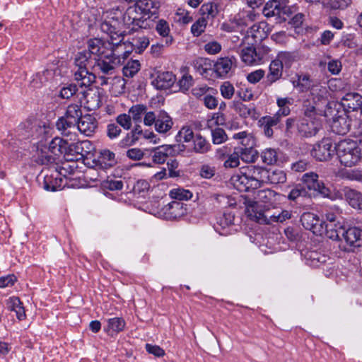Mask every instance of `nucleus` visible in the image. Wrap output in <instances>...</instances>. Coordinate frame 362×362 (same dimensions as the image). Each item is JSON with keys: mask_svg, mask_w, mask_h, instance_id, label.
Segmentation results:
<instances>
[{"mask_svg": "<svg viewBox=\"0 0 362 362\" xmlns=\"http://www.w3.org/2000/svg\"><path fill=\"white\" fill-rule=\"evenodd\" d=\"M342 192L346 202L351 207L362 210V193L348 187H344Z\"/></svg>", "mask_w": 362, "mask_h": 362, "instance_id": "22", "label": "nucleus"}, {"mask_svg": "<svg viewBox=\"0 0 362 362\" xmlns=\"http://www.w3.org/2000/svg\"><path fill=\"white\" fill-rule=\"evenodd\" d=\"M195 135L192 129L188 127H183L176 136V139L180 142H189L193 141Z\"/></svg>", "mask_w": 362, "mask_h": 362, "instance_id": "52", "label": "nucleus"}, {"mask_svg": "<svg viewBox=\"0 0 362 362\" xmlns=\"http://www.w3.org/2000/svg\"><path fill=\"white\" fill-rule=\"evenodd\" d=\"M107 322L108 324L106 331L109 332L110 334L121 332L122 330H123L125 325L124 320L120 317H114L109 319Z\"/></svg>", "mask_w": 362, "mask_h": 362, "instance_id": "46", "label": "nucleus"}, {"mask_svg": "<svg viewBox=\"0 0 362 362\" xmlns=\"http://www.w3.org/2000/svg\"><path fill=\"white\" fill-rule=\"evenodd\" d=\"M98 127V122L95 117L91 115L82 116L76 124V129L86 136H91Z\"/></svg>", "mask_w": 362, "mask_h": 362, "instance_id": "17", "label": "nucleus"}, {"mask_svg": "<svg viewBox=\"0 0 362 362\" xmlns=\"http://www.w3.org/2000/svg\"><path fill=\"white\" fill-rule=\"evenodd\" d=\"M232 181L234 187L240 192H247L251 189H256L252 182L250 177H247L245 171L241 172V174L236 175L232 177Z\"/></svg>", "mask_w": 362, "mask_h": 362, "instance_id": "31", "label": "nucleus"}, {"mask_svg": "<svg viewBox=\"0 0 362 362\" xmlns=\"http://www.w3.org/2000/svg\"><path fill=\"white\" fill-rule=\"evenodd\" d=\"M222 96L226 99H230L234 95V87L228 81L224 82L220 87Z\"/></svg>", "mask_w": 362, "mask_h": 362, "instance_id": "63", "label": "nucleus"}, {"mask_svg": "<svg viewBox=\"0 0 362 362\" xmlns=\"http://www.w3.org/2000/svg\"><path fill=\"white\" fill-rule=\"evenodd\" d=\"M324 232L328 238L334 240H341V235L344 228L339 221L323 222Z\"/></svg>", "mask_w": 362, "mask_h": 362, "instance_id": "21", "label": "nucleus"}, {"mask_svg": "<svg viewBox=\"0 0 362 362\" xmlns=\"http://www.w3.org/2000/svg\"><path fill=\"white\" fill-rule=\"evenodd\" d=\"M321 127V122L316 116V107L313 105L304 106V117L298 124L299 134L305 137H311L316 135Z\"/></svg>", "mask_w": 362, "mask_h": 362, "instance_id": "5", "label": "nucleus"}, {"mask_svg": "<svg viewBox=\"0 0 362 362\" xmlns=\"http://www.w3.org/2000/svg\"><path fill=\"white\" fill-rule=\"evenodd\" d=\"M201 11L204 15L206 14L208 16H211L212 18L216 16L218 12L217 5L213 3H208L202 5Z\"/></svg>", "mask_w": 362, "mask_h": 362, "instance_id": "64", "label": "nucleus"}, {"mask_svg": "<svg viewBox=\"0 0 362 362\" xmlns=\"http://www.w3.org/2000/svg\"><path fill=\"white\" fill-rule=\"evenodd\" d=\"M296 77L297 79L293 81V85L300 92L311 90L312 88H313V86L317 83L307 74L297 75Z\"/></svg>", "mask_w": 362, "mask_h": 362, "instance_id": "33", "label": "nucleus"}, {"mask_svg": "<svg viewBox=\"0 0 362 362\" xmlns=\"http://www.w3.org/2000/svg\"><path fill=\"white\" fill-rule=\"evenodd\" d=\"M279 124L278 118L273 116H264L258 121L259 127L263 130L264 134L270 138L273 136L274 131L272 127Z\"/></svg>", "mask_w": 362, "mask_h": 362, "instance_id": "32", "label": "nucleus"}, {"mask_svg": "<svg viewBox=\"0 0 362 362\" xmlns=\"http://www.w3.org/2000/svg\"><path fill=\"white\" fill-rule=\"evenodd\" d=\"M298 57L296 52H280L278 53L276 60L279 62L281 66L286 68H289L296 62Z\"/></svg>", "mask_w": 362, "mask_h": 362, "instance_id": "42", "label": "nucleus"}, {"mask_svg": "<svg viewBox=\"0 0 362 362\" xmlns=\"http://www.w3.org/2000/svg\"><path fill=\"white\" fill-rule=\"evenodd\" d=\"M93 149L91 142L84 140L76 143H67L66 159L78 160L90 154Z\"/></svg>", "mask_w": 362, "mask_h": 362, "instance_id": "8", "label": "nucleus"}, {"mask_svg": "<svg viewBox=\"0 0 362 362\" xmlns=\"http://www.w3.org/2000/svg\"><path fill=\"white\" fill-rule=\"evenodd\" d=\"M336 149L339 162L346 167L356 165L362 160V139L341 140L336 144Z\"/></svg>", "mask_w": 362, "mask_h": 362, "instance_id": "4", "label": "nucleus"}, {"mask_svg": "<svg viewBox=\"0 0 362 362\" xmlns=\"http://www.w3.org/2000/svg\"><path fill=\"white\" fill-rule=\"evenodd\" d=\"M192 143V150L196 153L205 154L211 151V144L199 134L195 135Z\"/></svg>", "mask_w": 362, "mask_h": 362, "instance_id": "34", "label": "nucleus"}, {"mask_svg": "<svg viewBox=\"0 0 362 362\" xmlns=\"http://www.w3.org/2000/svg\"><path fill=\"white\" fill-rule=\"evenodd\" d=\"M233 66V62L228 57L218 59L214 65V70L219 77L226 76Z\"/></svg>", "mask_w": 362, "mask_h": 362, "instance_id": "36", "label": "nucleus"}, {"mask_svg": "<svg viewBox=\"0 0 362 362\" xmlns=\"http://www.w3.org/2000/svg\"><path fill=\"white\" fill-rule=\"evenodd\" d=\"M310 94L316 105L315 106L316 109L319 108V106L320 105L325 106V109L320 111L323 112L324 115L327 118L332 115V112L334 111L333 107L336 106V103L328 100L329 93L327 90V87L321 86L319 83H316V85L312 88Z\"/></svg>", "mask_w": 362, "mask_h": 362, "instance_id": "6", "label": "nucleus"}, {"mask_svg": "<svg viewBox=\"0 0 362 362\" xmlns=\"http://www.w3.org/2000/svg\"><path fill=\"white\" fill-rule=\"evenodd\" d=\"M76 122L70 120L64 116L60 117L56 123L57 129L65 136L71 134L72 130L76 129Z\"/></svg>", "mask_w": 362, "mask_h": 362, "instance_id": "40", "label": "nucleus"}, {"mask_svg": "<svg viewBox=\"0 0 362 362\" xmlns=\"http://www.w3.org/2000/svg\"><path fill=\"white\" fill-rule=\"evenodd\" d=\"M334 111L332 112V120L330 122V127L333 132L339 135H344L347 134L351 128V119L346 115L344 111L335 112V107H333Z\"/></svg>", "mask_w": 362, "mask_h": 362, "instance_id": "9", "label": "nucleus"}, {"mask_svg": "<svg viewBox=\"0 0 362 362\" xmlns=\"http://www.w3.org/2000/svg\"><path fill=\"white\" fill-rule=\"evenodd\" d=\"M234 221V215L231 213H224L217 218V226H216V230L220 234H223L219 230L221 228H226V227L232 225Z\"/></svg>", "mask_w": 362, "mask_h": 362, "instance_id": "49", "label": "nucleus"}, {"mask_svg": "<svg viewBox=\"0 0 362 362\" xmlns=\"http://www.w3.org/2000/svg\"><path fill=\"white\" fill-rule=\"evenodd\" d=\"M212 142L215 145L221 144L228 140V136L222 128H215L211 130Z\"/></svg>", "mask_w": 362, "mask_h": 362, "instance_id": "51", "label": "nucleus"}, {"mask_svg": "<svg viewBox=\"0 0 362 362\" xmlns=\"http://www.w3.org/2000/svg\"><path fill=\"white\" fill-rule=\"evenodd\" d=\"M175 81V75L170 71H165L159 73L155 80L153 81V84L158 89H168L170 88Z\"/></svg>", "mask_w": 362, "mask_h": 362, "instance_id": "27", "label": "nucleus"}, {"mask_svg": "<svg viewBox=\"0 0 362 362\" xmlns=\"http://www.w3.org/2000/svg\"><path fill=\"white\" fill-rule=\"evenodd\" d=\"M38 158L43 165L52 163L54 162L56 158V156L48 151L47 148H45V150L41 149L40 151L38 152Z\"/></svg>", "mask_w": 362, "mask_h": 362, "instance_id": "58", "label": "nucleus"}, {"mask_svg": "<svg viewBox=\"0 0 362 362\" xmlns=\"http://www.w3.org/2000/svg\"><path fill=\"white\" fill-rule=\"evenodd\" d=\"M346 245L350 247H359L362 246V230L357 227L345 229L341 236Z\"/></svg>", "mask_w": 362, "mask_h": 362, "instance_id": "14", "label": "nucleus"}, {"mask_svg": "<svg viewBox=\"0 0 362 362\" xmlns=\"http://www.w3.org/2000/svg\"><path fill=\"white\" fill-rule=\"evenodd\" d=\"M242 61L247 65L258 64L263 58V54L252 46L243 47L240 49Z\"/></svg>", "mask_w": 362, "mask_h": 362, "instance_id": "18", "label": "nucleus"}, {"mask_svg": "<svg viewBox=\"0 0 362 362\" xmlns=\"http://www.w3.org/2000/svg\"><path fill=\"white\" fill-rule=\"evenodd\" d=\"M342 177L343 178L351 181H362V173L360 170L356 169L349 170L343 172Z\"/></svg>", "mask_w": 362, "mask_h": 362, "instance_id": "61", "label": "nucleus"}, {"mask_svg": "<svg viewBox=\"0 0 362 362\" xmlns=\"http://www.w3.org/2000/svg\"><path fill=\"white\" fill-rule=\"evenodd\" d=\"M240 159L245 163H254L258 158L257 150L253 148V143L249 145L235 147Z\"/></svg>", "mask_w": 362, "mask_h": 362, "instance_id": "28", "label": "nucleus"}, {"mask_svg": "<svg viewBox=\"0 0 362 362\" xmlns=\"http://www.w3.org/2000/svg\"><path fill=\"white\" fill-rule=\"evenodd\" d=\"M334 152L337 153L336 145L328 138H324L313 146L311 156L319 161H327L332 158Z\"/></svg>", "mask_w": 362, "mask_h": 362, "instance_id": "7", "label": "nucleus"}, {"mask_svg": "<svg viewBox=\"0 0 362 362\" xmlns=\"http://www.w3.org/2000/svg\"><path fill=\"white\" fill-rule=\"evenodd\" d=\"M286 181V173L279 169L273 170H267V175L264 183L277 185Z\"/></svg>", "mask_w": 362, "mask_h": 362, "instance_id": "41", "label": "nucleus"}, {"mask_svg": "<svg viewBox=\"0 0 362 362\" xmlns=\"http://www.w3.org/2000/svg\"><path fill=\"white\" fill-rule=\"evenodd\" d=\"M147 110V107L143 104H136L132 105L129 110V115L134 122H141L142 116Z\"/></svg>", "mask_w": 362, "mask_h": 362, "instance_id": "48", "label": "nucleus"}, {"mask_svg": "<svg viewBox=\"0 0 362 362\" xmlns=\"http://www.w3.org/2000/svg\"><path fill=\"white\" fill-rule=\"evenodd\" d=\"M127 156L131 160H139L146 156L149 157L150 153L148 149L142 150L139 148H133L127 151Z\"/></svg>", "mask_w": 362, "mask_h": 362, "instance_id": "50", "label": "nucleus"}, {"mask_svg": "<svg viewBox=\"0 0 362 362\" xmlns=\"http://www.w3.org/2000/svg\"><path fill=\"white\" fill-rule=\"evenodd\" d=\"M117 124L125 130H129L132 127V118L129 114H120L116 118Z\"/></svg>", "mask_w": 362, "mask_h": 362, "instance_id": "57", "label": "nucleus"}, {"mask_svg": "<svg viewBox=\"0 0 362 362\" xmlns=\"http://www.w3.org/2000/svg\"><path fill=\"white\" fill-rule=\"evenodd\" d=\"M206 21L204 18H199L191 27V32L194 36H199L205 30Z\"/></svg>", "mask_w": 362, "mask_h": 362, "instance_id": "56", "label": "nucleus"}, {"mask_svg": "<svg viewBox=\"0 0 362 362\" xmlns=\"http://www.w3.org/2000/svg\"><path fill=\"white\" fill-rule=\"evenodd\" d=\"M277 195L278 194L272 189H262L257 192L255 195L256 201H249L248 202H257L258 205L262 203L267 205L266 207H269L276 203Z\"/></svg>", "mask_w": 362, "mask_h": 362, "instance_id": "25", "label": "nucleus"}, {"mask_svg": "<svg viewBox=\"0 0 362 362\" xmlns=\"http://www.w3.org/2000/svg\"><path fill=\"white\" fill-rule=\"evenodd\" d=\"M173 124L171 117L164 111L157 115V119L154 124L156 130L161 134L168 132Z\"/></svg>", "mask_w": 362, "mask_h": 362, "instance_id": "29", "label": "nucleus"}, {"mask_svg": "<svg viewBox=\"0 0 362 362\" xmlns=\"http://www.w3.org/2000/svg\"><path fill=\"white\" fill-rule=\"evenodd\" d=\"M49 74V71L47 70L36 74L31 81L32 86L35 88H40L45 82L47 81V75Z\"/></svg>", "mask_w": 362, "mask_h": 362, "instance_id": "55", "label": "nucleus"}, {"mask_svg": "<svg viewBox=\"0 0 362 362\" xmlns=\"http://www.w3.org/2000/svg\"><path fill=\"white\" fill-rule=\"evenodd\" d=\"M92 54L88 48V51L78 52L74 57V79L81 88L91 86L95 80V74L90 71L94 62Z\"/></svg>", "mask_w": 362, "mask_h": 362, "instance_id": "3", "label": "nucleus"}, {"mask_svg": "<svg viewBox=\"0 0 362 362\" xmlns=\"http://www.w3.org/2000/svg\"><path fill=\"white\" fill-rule=\"evenodd\" d=\"M67 141L59 137H55L49 143V147L47 148L48 151L54 154L55 156L64 153L66 156Z\"/></svg>", "mask_w": 362, "mask_h": 362, "instance_id": "38", "label": "nucleus"}, {"mask_svg": "<svg viewBox=\"0 0 362 362\" xmlns=\"http://www.w3.org/2000/svg\"><path fill=\"white\" fill-rule=\"evenodd\" d=\"M165 211L169 218L177 219L187 214V208L182 202L173 201L165 207Z\"/></svg>", "mask_w": 362, "mask_h": 362, "instance_id": "26", "label": "nucleus"}, {"mask_svg": "<svg viewBox=\"0 0 362 362\" xmlns=\"http://www.w3.org/2000/svg\"><path fill=\"white\" fill-rule=\"evenodd\" d=\"M156 30L160 36L165 37V45L168 46L172 44L173 38L169 36L170 28L168 22L164 20L158 21Z\"/></svg>", "mask_w": 362, "mask_h": 362, "instance_id": "43", "label": "nucleus"}, {"mask_svg": "<svg viewBox=\"0 0 362 362\" xmlns=\"http://www.w3.org/2000/svg\"><path fill=\"white\" fill-rule=\"evenodd\" d=\"M107 18L100 23V30L110 36V40H103L100 38L90 39L88 47L94 58L93 71L95 74L112 75L115 69L122 64L128 55L124 51V44L122 32L120 30V21L118 17L115 16L113 11L107 12Z\"/></svg>", "mask_w": 362, "mask_h": 362, "instance_id": "1", "label": "nucleus"}, {"mask_svg": "<svg viewBox=\"0 0 362 362\" xmlns=\"http://www.w3.org/2000/svg\"><path fill=\"white\" fill-rule=\"evenodd\" d=\"M93 163H95V167L98 169H109L117 163L115 154L108 149L101 150L97 159H95Z\"/></svg>", "mask_w": 362, "mask_h": 362, "instance_id": "16", "label": "nucleus"}, {"mask_svg": "<svg viewBox=\"0 0 362 362\" xmlns=\"http://www.w3.org/2000/svg\"><path fill=\"white\" fill-rule=\"evenodd\" d=\"M144 8V4L129 7L124 14V22L129 25H132L138 18L142 16Z\"/></svg>", "mask_w": 362, "mask_h": 362, "instance_id": "35", "label": "nucleus"}, {"mask_svg": "<svg viewBox=\"0 0 362 362\" xmlns=\"http://www.w3.org/2000/svg\"><path fill=\"white\" fill-rule=\"evenodd\" d=\"M300 222L306 230L313 231L315 235H323V222L317 215L310 212L304 213L300 217Z\"/></svg>", "mask_w": 362, "mask_h": 362, "instance_id": "12", "label": "nucleus"}, {"mask_svg": "<svg viewBox=\"0 0 362 362\" xmlns=\"http://www.w3.org/2000/svg\"><path fill=\"white\" fill-rule=\"evenodd\" d=\"M245 171L247 177H250L252 185H253L256 189L259 187L262 183L265 182L267 169L259 166L250 165L245 169Z\"/></svg>", "mask_w": 362, "mask_h": 362, "instance_id": "19", "label": "nucleus"}, {"mask_svg": "<svg viewBox=\"0 0 362 362\" xmlns=\"http://www.w3.org/2000/svg\"><path fill=\"white\" fill-rule=\"evenodd\" d=\"M233 139L240 140V146L249 145L250 143H254L252 136L245 131L234 134Z\"/></svg>", "mask_w": 362, "mask_h": 362, "instance_id": "59", "label": "nucleus"}, {"mask_svg": "<svg viewBox=\"0 0 362 362\" xmlns=\"http://www.w3.org/2000/svg\"><path fill=\"white\" fill-rule=\"evenodd\" d=\"M283 68L281 64L277 62L276 59L271 62L269 73L267 75V82L269 85H272L281 78Z\"/></svg>", "mask_w": 362, "mask_h": 362, "instance_id": "37", "label": "nucleus"}, {"mask_svg": "<svg viewBox=\"0 0 362 362\" xmlns=\"http://www.w3.org/2000/svg\"><path fill=\"white\" fill-rule=\"evenodd\" d=\"M300 180L309 190L317 192L324 197L329 195V189L325 187L323 182L319 180L317 173L314 172L305 173L302 175Z\"/></svg>", "mask_w": 362, "mask_h": 362, "instance_id": "11", "label": "nucleus"}, {"mask_svg": "<svg viewBox=\"0 0 362 362\" xmlns=\"http://www.w3.org/2000/svg\"><path fill=\"white\" fill-rule=\"evenodd\" d=\"M344 108L351 110H356L362 107V96L358 93H347L341 100Z\"/></svg>", "mask_w": 362, "mask_h": 362, "instance_id": "24", "label": "nucleus"}, {"mask_svg": "<svg viewBox=\"0 0 362 362\" xmlns=\"http://www.w3.org/2000/svg\"><path fill=\"white\" fill-rule=\"evenodd\" d=\"M154 13V11H151L148 7V2H146L144 5L142 16L138 18L134 24H132V29L137 30L138 29H146L151 26V21H150L151 16Z\"/></svg>", "mask_w": 362, "mask_h": 362, "instance_id": "30", "label": "nucleus"}, {"mask_svg": "<svg viewBox=\"0 0 362 362\" xmlns=\"http://www.w3.org/2000/svg\"><path fill=\"white\" fill-rule=\"evenodd\" d=\"M226 158L227 159L223 163V166L226 168H233L239 166L240 158L235 147L233 152L232 153H230Z\"/></svg>", "mask_w": 362, "mask_h": 362, "instance_id": "54", "label": "nucleus"}, {"mask_svg": "<svg viewBox=\"0 0 362 362\" xmlns=\"http://www.w3.org/2000/svg\"><path fill=\"white\" fill-rule=\"evenodd\" d=\"M269 32L268 24L261 21L252 25L247 31V37H251L255 42H261L265 39Z\"/></svg>", "mask_w": 362, "mask_h": 362, "instance_id": "20", "label": "nucleus"}, {"mask_svg": "<svg viewBox=\"0 0 362 362\" xmlns=\"http://www.w3.org/2000/svg\"><path fill=\"white\" fill-rule=\"evenodd\" d=\"M141 69V64L138 60H130L122 69L123 76L127 78H132Z\"/></svg>", "mask_w": 362, "mask_h": 362, "instance_id": "45", "label": "nucleus"}, {"mask_svg": "<svg viewBox=\"0 0 362 362\" xmlns=\"http://www.w3.org/2000/svg\"><path fill=\"white\" fill-rule=\"evenodd\" d=\"M247 213L250 218L259 224L270 225L274 223H283L291 218V212L288 210L272 211L269 207L262 209L257 202H248Z\"/></svg>", "mask_w": 362, "mask_h": 362, "instance_id": "2", "label": "nucleus"}, {"mask_svg": "<svg viewBox=\"0 0 362 362\" xmlns=\"http://www.w3.org/2000/svg\"><path fill=\"white\" fill-rule=\"evenodd\" d=\"M170 196L177 201L189 200L192 198V194L190 191L178 188L173 189L170 192Z\"/></svg>", "mask_w": 362, "mask_h": 362, "instance_id": "53", "label": "nucleus"}, {"mask_svg": "<svg viewBox=\"0 0 362 362\" xmlns=\"http://www.w3.org/2000/svg\"><path fill=\"white\" fill-rule=\"evenodd\" d=\"M86 88L87 89L81 93L80 102L88 111L96 110L102 104L100 91L90 86Z\"/></svg>", "mask_w": 362, "mask_h": 362, "instance_id": "10", "label": "nucleus"}, {"mask_svg": "<svg viewBox=\"0 0 362 362\" xmlns=\"http://www.w3.org/2000/svg\"><path fill=\"white\" fill-rule=\"evenodd\" d=\"M78 90L77 86L75 84H69L66 86H64L60 90V97L64 99H69L74 94L76 93Z\"/></svg>", "mask_w": 362, "mask_h": 362, "instance_id": "60", "label": "nucleus"}, {"mask_svg": "<svg viewBox=\"0 0 362 362\" xmlns=\"http://www.w3.org/2000/svg\"><path fill=\"white\" fill-rule=\"evenodd\" d=\"M288 8L284 0H270L264 6L262 13L267 18L287 13Z\"/></svg>", "mask_w": 362, "mask_h": 362, "instance_id": "15", "label": "nucleus"}, {"mask_svg": "<svg viewBox=\"0 0 362 362\" xmlns=\"http://www.w3.org/2000/svg\"><path fill=\"white\" fill-rule=\"evenodd\" d=\"M176 146L163 145L156 148H153L149 151L150 156H151L153 162L157 164H163L165 162L169 156H175L177 151Z\"/></svg>", "mask_w": 362, "mask_h": 362, "instance_id": "13", "label": "nucleus"}, {"mask_svg": "<svg viewBox=\"0 0 362 362\" xmlns=\"http://www.w3.org/2000/svg\"><path fill=\"white\" fill-rule=\"evenodd\" d=\"M279 152L274 148H266L261 153V158L267 165H274L278 161Z\"/></svg>", "mask_w": 362, "mask_h": 362, "instance_id": "44", "label": "nucleus"}, {"mask_svg": "<svg viewBox=\"0 0 362 362\" xmlns=\"http://www.w3.org/2000/svg\"><path fill=\"white\" fill-rule=\"evenodd\" d=\"M225 123L226 119L224 115L222 113L216 112L213 114L211 119H208L207 126L212 128L214 125H224Z\"/></svg>", "mask_w": 362, "mask_h": 362, "instance_id": "62", "label": "nucleus"}, {"mask_svg": "<svg viewBox=\"0 0 362 362\" xmlns=\"http://www.w3.org/2000/svg\"><path fill=\"white\" fill-rule=\"evenodd\" d=\"M64 117L77 123L82 117L81 105L77 104L69 105L66 108Z\"/></svg>", "mask_w": 362, "mask_h": 362, "instance_id": "47", "label": "nucleus"}, {"mask_svg": "<svg viewBox=\"0 0 362 362\" xmlns=\"http://www.w3.org/2000/svg\"><path fill=\"white\" fill-rule=\"evenodd\" d=\"M257 16V13L252 10H243L234 16L233 23L238 27L245 28L256 21Z\"/></svg>", "mask_w": 362, "mask_h": 362, "instance_id": "23", "label": "nucleus"}, {"mask_svg": "<svg viewBox=\"0 0 362 362\" xmlns=\"http://www.w3.org/2000/svg\"><path fill=\"white\" fill-rule=\"evenodd\" d=\"M234 109L243 117H257L256 108L253 104L246 105L240 102H234Z\"/></svg>", "mask_w": 362, "mask_h": 362, "instance_id": "39", "label": "nucleus"}]
</instances>
